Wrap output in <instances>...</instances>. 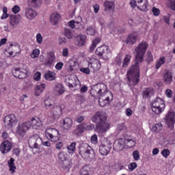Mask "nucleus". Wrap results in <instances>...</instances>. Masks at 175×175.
<instances>
[{"mask_svg": "<svg viewBox=\"0 0 175 175\" xmlns=\"http://www.w3.org/2000/svg\"><path fill=\"white\" fill-rule=\"evenodd\" d=\"M148 49V44L145 41H142L135 49L137 55L135 56V63L133 64L126 72V79L131 85H137L140 81V67L139 63L143 62L144 59V54Z\"/></svg>", "mask_w": 175, "mask_h": 175, "instance_id": "nucleus-1", "label": "nucleus"}, {"mask_svg": "<svg viewBox=\"0 0 175 175\" xmlns=\"http://www.w3.org/2000/svg\"><path fill=\"white\" fill-rule=\"evenodd\" d=\"M96 124L95 131L97 133H106L110 129V123L107 121V114L104 111L96 112L92 118Z\"/></svg>", "mask_w": 175, "mask_h": 175, "instance_id": "nucleus-2", "label": "nucleus"}, {"mask_svg": "<svg viewBox=\"0 0 175 175\" xmlns=\"http://www.w3.org/2000/svg\"><path fill=\"white\" fill-rule=\"evenodd\" d=\"M106 92H107V85L103 83L96 84L90 90V94L93 98H98V103L101 107H105L106 105L110 103L109 96L102 99L106 95Z\"/></svg>", "mask_w": 175, "mask_h": 175, "instance_id": "nucleus-3", "label": "nucleus"}, {"mask_svg": "<svg viewBox=\"0 0 175 175\" xmlns=\"http://www.w3.org/2000/svg\"><path fill=\"white\" fill-rule=\"evenodd\" d=\"M135 146H136V142L132 139V137L127 136L124 139L120 138L117 139L113 144V150L120 152L124 148H133Z\"/></svg>", "mask_w": 175, "mask_h": 175, "instance_id": "nucleus-4", "label": "nucleus"}, {"mask_svg": "<svg viewBox=\"0 0 175 175\" xmlns=\"http://www.w3.org/2000/svg\"><path fill=\"white\" fill-rule=\"evenodd\" d=\"M12 73L16 79H25L29 73L28 67L26 65L14 66L12 69Z\"/></svg>", "mask_w": 175, "mask_h": 175, "instance_id": "nucleus-5", "label": "nucleus"}, {"mask_svg": "<svg viewBox=\"0 0 175 175\" xmlns=\"http://www.w3.org/2000/svg\"><path fill=\"white\" fill-rule=\"evenodd\" d=\"M64 110H65L64 105H61L60 106L53 105L48 113V117L51 118V121H54V120L59 118L62 115V111H64Z\"/></svg>", "mask_w": 175, "mask_h": 175, "instance_id": "nucleus-6", "label": "nucleus"}, {"mask_svg": "<svg viewBox=\"0 0 175 175\" xmlns=\"http://www.w3.org/2000/svg\"><path fill=\"white\" fill-rule=\"evenodd\" d=\"M94 126L93 124H88L87 122H82L80 124H78L75 129L73 133L76 135V136H80L85 132V131H92L94 129Z\"/></svg>", "mask_w": 175, "mask_h": 175, "instance_id": "nucleus-7", "label": "nucleus"}, {"mask_svg": "<svg viewBox=\"0 0 175 175\" xmlns=\"http://www.w3.org/2000/svg\"><path fill=\"white\" fill-rule=\"evenodd\" d=\"M45 137L53 143H57L59 140V131L56 129H47L45 131Z\"/></svg>", "mask_w": 175, "mask_h": 175, "instance_id": "nucleus-8", "label": "nucleus"}, {"mask_svg": "<svg viewBox=\"0 0 175 175\" xmlns=\"http://www.w3.org/2000/svg\"><path fill=\"white\" fill-rule=\"evenodd\" d=\"M3 122L7 129H12L17 125V118L15 114L8 115L4 118Z\"/></svg>", "mask_w": 175, "mask_h": 175, "instance_id": "nucleus-9", "label": "nucleus"}, {"mask_svg": "<svg viewBox=\"0 0 175 175\" xmlns=\"http://www.w3.org/2000/svg\"><path fill=\"white\" fill-rule=\"evenodd\" d=\"M27 123L29 124V128L36 131L42 129V126H43V122L36 116L31 118L30 120L27 121Z\"/></svg>", "mask_w": 175, "mask_h": 175, "instance_id": "nucleus-10", "label": "nucleus"}, {"mask_svg": "<svg viewBox=\"0 0 175 175\" xmlns=\"http://www.w3.org/2000/svg\"><path fill=\"white\" fill-rule=\"evenodd\" d=\"M95 54L100 58H105V59H107V55H109V46L107 45H103L98 47L95 51Z\"/></svg>", "mask_w": 175, "mask_h": 175, "instance_id": "nucleus-11", "label": "nucleus"}, {"mask_svg": "<svg viewBox=\"0 0 175 175\" xmlns=\"http://www.w3.org/2000/svg\"><path fill=\"white\" fill-rule=\"evenodd\" d=\"M29 129H31V128L29 127L28 122H25L18 125L16 133L17 135H19V136H24Z\"/></svg>", "mask_w": 175, "mask_h": 175, "instance_id": "nucleus-12", "label": "nucleus"}, {"mask_svg": "<svg viewBox=\"0 0 175 175\" xmlns=\"http://www.w3.org/2000/svg\"><path fill=\"white\" fill-rule=\"evenodd\" d=\"M42 142V138L39 136L33 135L29 139V147H30V148H39V144H40Z\"/></svg>", "mask_w": 175, "mask_h": 175, "instance_id": "nucleus-13", "label": "nucleus"}, {"mask_svg": "<svg viewBox=\"0 0 175 175\" xmlns=\"http://www.w3.org/2000/svg\"><path fill=\"white\" fill-rule=\"evenodd\" d=\"M174 117H175L174 112L172 111H169L167 116L164 118L168 128H173V126H174V124H175Z\"/></svg>", "mask_w": 175, "mask_h": 175, "instance_id": "nucleus-14", "label": "nucleus"}, {"mask_svg": "<svg viewBox=\"0 0 175 175\" xmlns=\"http://www.w3.org/2000/svg\"><path fill=\"white\" fill-rule=\"evenodd\" d=\"M9 54V55H13V53L20 54L21 53V46L19 44L14 43L10 44V47L8 49H5Z\"/></svg>", "mask_w": 175, "mask_h": 175, "instance_id": "nucleus-15", "label": "nucleus"}, {"mask_svg": "<svg viewBox=\"0 0 175 175\" xmlns=\"http://www.w3.org/2000/svg\"><path fill=\"white\" fill-rule=\"evenodd\" d=\"M137 5V8L141 12H148L150 9V4H148V0H135Z\"/></svg>", "mask_w": 175, "mask_h": 175, "instance_id": "nucleus-16", "label": "nucleus"}, {"mask_svg": "<svg viewBox=\"0 0 175 175\" xmlns=\"http://www.w3.org/2000/svg\"><path fill=\"white\" fill-rule=\"evenodd\" d=\"M163 81L167 85H170L173 83V72L169 70H165L163 75Z\"/></svg>", "mask_w": 175, "mask_h": 175, "instance_id": "nucleus-17", "label": "nucleus"}, {"mask_svg": "<svg viewBox=\"0 0 175 175\" xmlns=\"http://www.w3.org/2000/svg\"><path fill=\"white\" fill-rule=\"evenodd\" d=\"M0 150L3 154H8L12 150V143L9 141H4L1 144Z\"/></svg>", "mask_w": 175, "mask_h": 175, "instance_id": "nucleus-18", "label": "nucleus"}, {"mask_svg": "<svg viewBox=\"0 0 175 175\" xmlns=\"http://www.w3.org/2000/svg\"><path fill=\"white\" fill-rule=\"evenodd\" d=\"M79 174L80 175L94 174V167L91 165H85L80 170Z\"/></svg>", "mask_w": 175, "mask_h": 175, "instance_id": "nucleus-19", "label": "nucleus"}, {"mask_svg": "<svg viewBox=\"0 0 175 175\" xmlns=\"http://www.w3.org/2000/svg\"><path fill=\"white\" fill-rule=\"evenodd\" d=\"M85 40H87V36L79 35L76 37L75 44L79 47H83L85 44Z\"/></svg>", "mask_w": 175, "mask_h": 175, "instance_id": "nucleus-20", "label": "nucleus"}, {"mask_svg": "<svg viewBox=\"0 0 175 175\" xmlns=\"http://www.w3.org/2000/svg\"><path fill=\"white\" fill-rule=\"evenodd\" d=\"M73 125V120L70 118H66L62 120V126L63 129L68 131L72 128Z\"/></svg>", "mask_w": 175, "mask_h": 175, "instance_id": "nucleus-21", "label": "nucleus"}, {"mask_svg": "<svg viewBox=\"0 0 175 175\" xmlns=\"http://www.w3.org/2000/svg\"><path fill=\"white\" fill-rule=\"evenodd\" d=\"M88 67L93 69H100V61L98 59L92 58L89 62Z\"/></svg>", "mask_w": 175, "mask_h": 175, "instance_id": "nucleus-22", "label": "nucleus"}, {"mask_svg": "<svg viewBox=\"0 0 175 175\" xmlns=\"http://www.w3.org/2000/svg\"><path fill=\"white\" fill-rule=\"evenodd\" d=\"M25 16L28 20H33L38 16V12L32 8H27L25 11Z\"/></svg>", "mask_w": 175, "mask_h": 175, "instance_id": "nucleus-23", "label": "nucleus"}, {"mask_svg": "<svg viewBox=\"0 0 175 175\" xmlns=\"http://www.w3.org/2000/svg\"><path fill=\"white\" fill-rule=\"evenodd\" d=\"M137 41V33L133 32V33L129 35L127 39L126 40L125 42L128 44H135Z\"/></svg>", "mask_w": 175, "mask_h": 175, "instance_id": "nucleus-24", "label": "nucleus"}, {"mask_svg": "<svg viewBox=\"0 0 175 175\" xmlns=\"http://www.w3.org/2000/svg\"><path fill=\"white\" fill-rule=\"evenodd\" d=\"M61 166L64 170H66V172H69L70 169H72V166H73V163H72V160L70 159H65L62 163Z\"/></svg>", "mask_w": 175, "mask_h": 175, "instance_id": "nucleus-25", "label": "nucleus"}, {"mask_svg": "<svg viewBox=\"0 0 175 175\" xmlns=\"http://www.w3.org/2000/svg\"><path fill=\"white\" fill-rule=\"evenodd\" d=\"M8 165L9 172H10V174H14L17 169V167H16V164L14 163V159L11 158L8 161Z\"/></svg>", "mask_w": 175, "mask_h": 175, "instance_id": "nucleus-26", "label": "nucleus"}, {"mask_svg": "<svg viewBox=\"0 0 175 175\" xmlns=\"http://www.w3.org/2000/svg\"><path fill=\"white\" fill-rule=\"evenodd\" d=\"M68 66L69 67V70L70 72H73V70H76L77 69V66H79V62L76 59H70L67 63Z\"/></svg>", "mask_w": 175, "mask_h": 175, "instance_id": "nucleus-27", "label": "nucleus"}, {"mask_svg": "<svg viewBox=\"0 0 175 175\" xmlns=\"http://www.w3.org/2000/svg\"><path fill=\"white\" fill-rule=\"evenodd\" d=\"M10 24L12 27H16L18 24L20 23L21 16L16 15L10 16Z\"/></svg>", "mask_w": 175, "mask_h": 175, "instance_id": "nucleus-28", "label": "nucleus"}, {"mask_svg": "<svg viewBox=\"0 0 175 175\" xmlns=\"http://www.w3.org/2000/svg\"><path fill=\"white\" fill-rule=\"evenodd\" d=\"M54 92L56 95H62L65 92V88L61 83H57L54 88Z\"/></svg>", "mask_w": 175, "mask_h": 175, "instance_id": "nucleus-29", "label": "nucleus"}, {"mask_svg": "<svg viewBox=\"0 0 175 175\" xmlns=\"http://www.w3.org/2000/svg\"><path fill=\"white\" fill-rule=\"evenodd\" d=\"M55 76L56 75L55 72H54V71L48 70L44 74V79L48 81H54V80H55L56 78Z\"/></svg>", "mask_w": 175, "mask_h": 175, "instance_id": "nucleus-30", "label": "nucleus"}, {"mask_svg": "<svg viewBox=\"0 0 175 175\" xmlns=\"http://www.w3.org/2000/svg\"><path fill=\"white\" fill-rule=\"evenodd\" d=\"M44 90H46V84L41 83L40 85H38L35 88V95L36 96H39L41 93H42Z\"/></svg>", "mask_w": 175, "mask_h": 175, "instance_id": "nucleus-31", "label": "nucleus"}, {"mask_svg": "<svg viewBox=\"0 0 175 175\" xmlns=\"http://www.w3.org/2000/svg\"><path fill=\"white\" fill-rule=\"evenodd\" d=\"M42 3V0H28L27 5L30 8H39Z\"/></svg>", "mask_w": 175, "mask_h": 175, "instance_id": "nucleus-32", "label": "nucleus"}, {"mask_svg": "<svg viewBox=\"0 0 175 175\" xmlns=\"http://www.w3.org/2000/svg\"><path fill=\"white\" fill-rule=\"evenodd\" d=\"M152 106H157L160 107H165V101L161 98H157L152 103Z\"/></svg>", "mask_w": 175, "mask_h": 175, "instance_id": "nucleus-33", "label": "nucleus"}, {"mask_svg": "<svg viewBox=\"0 0 175 175\" xmlns=\"http://www.w3.org/2000/svg\"><path fill=\"white\" fill-rule=\"evenodd\" d=\"M59 18H61V15L57 12L51 14L50 21L53 23V25H56L59 21Z\"/></svg>", "mask_w": 175, "mask_h": 175, "instance_id": "nucleus-34", "label": "nucleus"}, {"mask_svg": "<svg viewBox=\"0 0 175 175\" xmlns=\"http://www.w3.org/2000/svg\"><path fill=\"white\" fill-rule=\"evenodd\" d=\"M166 62V58L164 56H161L159 59L156 62L155 69L158 70L162 65H163Z\"/></svg>", "mask_w": 175, "mask_h": 175, "instance_id": "nucleus-35", "label": "nucleus"}, {"mask_svg": "<svg viewBox=\"0 0 175 175\" xmlns=\"http://www.w3.org/2000/svg\"><path fill=\"white\" fill-rule=\"evenodd\" d=\"M132 58V56L129 54L126 55L123 64H122V68H128L129 66V62H131V59Z\"/></svg>", "mask_w": 175, "mask_h": 175, "instance_id": "nucleus-36", "label": "nucleus"}, {"mask_svg": "<svg viewBox=\"0 0 175 175\" xmlns=\"http://www.w3.org/2000/svg\"><path fill=\"white\" fill-rule=\"evenodd\" d=\"M152 94H154V89H152V88H146L143 91L144 98H148V96H150V95H152Z\"/></svg>", "mask_w": 175, "mask_h": 175, "instance_id": "nucleus-37", "label": "nucleus"}, {"mask_svg": "<svg viewBox=\"0 0 175 175\" xmlns=\"http://www.w3.org/2000/svg\"><path fill=\"white\" fill-rule=\"evenodd\" d=\"M151 109L153 113L156 114H161L165 110V107H161L158 106H152V105H151Z\"/></svg>", "mask_w": 175, "mask_h": 175, "instance_id": "nucleus-38", "label": "nucleus"}, {"mask_svg": "<svg viewBox=\"0 0 175 175\" xmlns=\"http://www.w3.org/2000/svg\"><path fill=\"white\" fill-rule=\"evenodd\" d=\"M100 38L96 37L94 40L92 41V44L90 46V51H94V50H95L97 44H99V43H100Z\"/></svg>", "mask_w": 175, "mask_h": 175, "instance_id": "nucleus-39", "label": "nucleus"}, {"mask_svg": "<svg viewBox=\"0 0 175 175\" xmlns=\"http://www.w3.org/2000/svg\"><path fill=\"white\" fill-rule=\"evenodd\" d=\"M67 150L69 154H73L75 151H76V142H72L69 146H68Z\"/></svg>", "mask_w": 175, "mask_h": 175, "instance_id": "nucleus-40", "label": "nucleus"}, {"mask_svg": "<svg viewBox=\"0 0 175 175\" xmlns=\"http://www.w3.org/2000/svg\"><path fill=\"white\" fill-rule=\"evenodd\" d=\"M163 128L162 123L159 122L156 124L152 127V132H161V130Z\"/></svg>", "mask_w": 175, "mask_h": 175, "instance_id": "nucleus-41", "label": "nucleus"}, {"mask_svg": "<svg viewBox=\"0 0 175 175\" xmlns=\"http://www.w3.org/2000/svg\"><path fill=\"white\" fill-rule=\"evenodd\" d=\"M64 36L67 38V39H72L73 33H72V30L70 29H64Z\"/></svg>", "mask_w": 175, "mask_h": 175, "instance_id": "nucleus-42", "label": "nucleus"}, {"mask_svg": "<svg viewBox=\"0 0 175 175\" xmlns=\"http://www.w3.org/2000/svg\"><path fill=\"white\" fill-rule=\"evenodd\" d=\"M137 167V163H136L135 162H133V163H130L128 165V169H127V172H133V170H135V169H136Z\"/></svg>", "mask_w": 175, "mask_h": 175, "instance_id": "nucleus-43", "label": "nucleus"}, {"mask_svg": "<svg viewBox=\"0 0 175 175\" xmlns=\"http://www.w3.org/2000/svg\"><path fill=\"white\" fill-rule=\"evenodd\" d=\"M152 61H154V57L152 56L151 51H148L146 55V62L150 64V62H152Z\"/></svg>", "mask_w": 175, "mask_h": 175, "instance_id": "nucleus-44", "label": "nucleus"}, {"mask_svg": "<svg viewBox=\"0 0 175 175\" xmlns=\"http://www.w3.org/2000/svg\"><path fill=\"white\" fill-rule=\"evenodd\" d=\"M8 17H9V14L8 13V8L4 7L3 8V14L1 16V19L5 20V18H7Z\"/></svg>", "mask_w": 175, "mask_h": 175, "instance_id": "nucleus-45", "label": "nucleus"}, {"mask_svg": "<svg viewBox=\"0 0 175 175\" xmlns=\"http://www.w3.org/2000/svg\"><path fill=\"white\" fill-rule=\"evenodd\" d=\"M39 54H40V51L38 49H36L33 50L31 57L33 59L38 58V57H39Z\"/></svg>", "mask_w": 175, "mask_h": 175, "instance_id": "nucleus-46", "label": "nucleus"}, {"mask_svg": "<svg viewBox=\"0 0 175 175\" xmlns=\"http://www.w3.org/2000/svg\"><path fill=\"white\" fill-rule=\"evenodd\" d=\"M86 33L87 35H90L91 36L95 35L96 33L95 29L91 27H88L86 30Z\"/></svg>", "mask_w": 175, "mask_h": 175, "instance_id": "nucleus-47", "label": "nucleus"}, {"mask_svg": "<svg viewBox=\"0 0 175 175\" xmlns=\"http://www.w3.org/2000/svg\"><path fill=\"white\" fill-rule=\"evenodd\" d=\"M36 42L38 44H42V43H43V37L40 33L36 35Z\"/></svg>", "mask_w": 175, "mask_h": 175, "instance_id": "nucleus-48", "label": "nucleus"}, {"mask_svg": "<svg viewBox=\"0 0 175 175\" xmlns=\"http://www.w3.org/2000/svg\"><path fill=\"white\" fill-rule=\"evenodd\" d=\"M125 129H126V127L124 123L117 126V131H118V132H122V131H125Z\"/></svg>", "mask_w": 175, "mask_h": 175, "instance_id": "nucleus-49", "label": "nucleus"}, {"mask_svg": "<svg viewBox=\"0 0 175 175\" xmlns=\"http://www.w3.org/2000/svg\"><path fill=\"white\" fill-rule=\"evenodd\" d=\"M152 12L154 16H159V14H161V10H159V9H158L155 7H153L152 8Z\"/></svg>", "mask_w": 175, "mask_h": 175, "instance_id": "nucleus-50", "label": "nucleus"}, {"mask_svg": "<svg viewBox=\"0 0 175 175\" xmlns=\"http://www.w3.org/2000/svg\"><path fill=\"white\" fill-rule=\"evenodd\" d=\"M40 77H42V73H40V72H37L33 75V79L36 81H39Z\"/></svg>", "mask_w": 175, "mask_h": 175, "instance_id": "nucleus-51", "label": "nucleus"}, {"mask_svg": "<svg viewBox=\"0 0 175 175\" xmlns=\"http://www.w3.org/2000/svg\"><path fill=\"white\" fill-rule=\"evenodd\" d=\"M169 8L172 10H175V0H169Z\"/></svg>", "mask_w": 175, "mask_h": 175, "instance_id": "nucleus-52", "label": "nucleus"}, {"mask_svg": "<svg viewBox=\"0 0 175 175\" xmlns=\"http://www.w3.org/2000/svg\"><path fill=\"white\" fill-rule=\"evenodd\" d=\"M48 58L54 62V61L55 60V55L54 54V52H49L48 53Z\"/></svg>", "mask_w": 175, "mask_h": 175, "instance_id": "nucleus-53", "label": "nucleus"}, {"mask_svg": "<svg viewBox=\"0 0 175 175\" xmlns=\"http://www.w3.org/2000/svg\"><path fill=\"white\" fill-rule=\"evenodd\" d=\"M55 68L57 70H61L64 68V63L62 62L57 63Z\"/></svg>", "mask_w": 175, "mask_h": 175, "instance_id": "nucleus-54", "label": "nucleus"}, {"mask_svg": "<svg viewBox=\"0 0 175 175\" xmlns=\"http://www.w3.org/2000/svg\"><path fill=\"white\" fill-rule=\"evenodd\" d=\"M68 27L71 28V29H75L76 28V21L72 20L68 23Z\"/></svg>", "mask_w": 175, "mask_h": 175, "instance_id": "nucleus-55", "label": "nucleus"}, {"mask_svg": "<svg viewBox=\"0 0 175 175\" xmlns=\"http://www.w3.org/2000/svg\"><path fill=\"white\" fill-rule=\"evenodd\" d=\"M91 142L93 144H96V143H98V135L96 134L92 136Z\"/></svg>", "mask_w": 175, "mask_h": 175, "instance_id": "nucleus-56", "label": "nucleus"}, {"mask_svg": "<svg viewBox=\"0 0 175 175\" xmlns=\"http://www.w3.org/2000/svg\"><path fill=\"white\" fill-rule=\"evenodd\" d=\"M53 62H53L51 59H50L49 58L47 57V59L45 61L44 64L46 66H49L50 68L51 66H53Z\"/></svg>", "mask_w": 175, "mask_h": 175, "instance_id": "nucleus-57", "label": "nucleus"}, {"mask_svg": "<svg viewBox=\"0 0 175 175\" xmlns=\"http://www.w3.org/2000/svg\"><path fill=\"white\" fill-rule=\"evenodd\" d=\"M80 71L82 72V73H85V75H90V73H91L89 68H82L80 69Z\"/></svg>", "mask_w": 175, "mask_h": 175, "instance_id": "nucleus-58", "label": "nucleus"}, {"mask_svg": "<svg viewBox=\"0 0 175 175\" xmlns=\"http://www.w3.org/2000/svg\"><path fill=\"white\" fill-rule=\"evenodd\" d=\"M106 9H111V8H113V2L111 1H106L104 3Z\"/></svg>", "mask_w": 175, "mask_h": 175, "instance_id": "nucleus-59", "label": "nucleus"}, {"mask_svg": "<svg viewBox=\"0 0 175 175\" xmlns=\"http://www.w3.org/2000/svg\"><path fill=\"white\" fill-rule=\"evenodd\" d=\"M100 154H109L108 150H106V146L100 147Z\"/></svg>", "mask_w": 175, "mask_h": 175, "instance_id": "nucleus-60", "label": "nucleus"}, {"mask_svg": "<svg viewBox=\"0 0 175 175\" xmlns=\"http://www.w3.org/2000/svg\"><path fill=\"white\" fill-rule=\"evenodd\" d=\"M84 116H78L75 118L76 122H78V124H81V122L84 120Z\"/></svg>", "mask_w": 175, "mask_h": 175, "instance_id": "nucleus-61", "label": "nucleus"}, {"mask_svg": "<svg viewBox=\"0 0 175 175\" xmlns=\"http://www.w3.org/2000/svg\"><path fill=\"white\" fill-rule=\"evenodd\" d=\"M165 95L168 97V98H172V95H173V91H172V90L170 89H167L165 90Z\"/></svg>", "mask_w": 175, "mask_h": 175, "instance_id": "nucleus-62", "label": "nucleus"}, {"mask_svg": "<svg viewBox=\"0 0 175 175\" xmlns=\"http://www.w3.org/2000/svg\"><path fill=\"white\" fill-rule=\"evenodd\" d=\"M63 57H68L69 56V49L68 48H64L62 51Z\"/></svg>", "mask_w": 175, "mask_h": 175, "instance_id": "nucleus-63", "label": "nucleus"}, {"mask_svg": "<svg viewBox=\"0 0 175 175\" xmlns=\"http://www.w3.org/2000/svg\"><path fill=\"white\" fill-rule=\"evenodd\" d=\"M20 10H21V8L18 5H14L12 8V12L14 13V14H17V13H18V12H20Z\"/></svg>", "mask_w": 175, "mask_h": 175, "instance_id": "nucleus-64", "label": "nucleus"}]
</instances>
